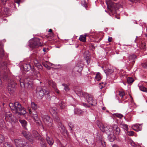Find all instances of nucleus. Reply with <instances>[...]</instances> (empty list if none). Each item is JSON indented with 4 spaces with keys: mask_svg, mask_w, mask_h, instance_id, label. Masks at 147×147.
<instances>
[{
    "mask_svg": "<svg viewBox=\"0 0 147 147\" xmlns=\"http://www.w3.org/2000/svg\"><path fill=\"white\" fill-rule=\"evenodd\" d=\"M74 89V91L76 94L80 96H83L85 98H86L87 102L90 105L92 106H95L96 105V102L93 100L92 96L87 93L82 92L81 87H76Z\"/></svg>",
    "mask_w": 147,
    "mask_h": 147,
    "instance_id": "obj_1",
    "label": "nucleus"
},
{
    "mask_svg": "<svg viewBox=\"0 0 147 147\" xmlns=\"http://www.w3.org/2000/svg\"><path fill=\"white\" fill-rule=\"evenodd\" d=\"M9 106L12 111H14L16 113L18 114L19 115H22L26 113L25 109L18 102H16L14 103H10Z\"/></svg>",
    "mask_w": 147,
    "mask_h": 147,
    "instance_id": "obj_2",
    "label": "nucleus"
},
{
    "mask_svg": "<svg viewBox=\"0 0 147 147\" xmlns=\"http://www.w3.org/2000/svg\"><path fill=\"white\" fill-rule=\"evenodd\" d=\"M106 2L108 9L112 15L116 13V10L119 7V5L112 1L111 0H107Z\"/></svg>",
    "mask_w": 147,
    "mask_h": 147,
    "instance_id": "obj_3",
    "label": "nucleus"
},
{
    "mask_svg": "<svg viewBox=\"0 0 147 147\" xmlns=\"http://www.w3.org/2000/svg\"><path fill=\"white\" fill-rule=\"evenodd\" d=\"M39 40L37 37H33L29 41V47L32 48H36L42 46V44L41 42H39Z\"/></svg>",
    "mask_w": 147,
    "mask_h": 147,
    "instance_id": "obj_4",
    "label": "nucleus"
},
{
    "mask_svg": "<svg viewBox=\"0 0 147 147\" xmlns=\"http://www.w3.org/2000/svg\"><path fill=\"white\" fill-rule=\"evenodd\" d=\"M13 142L16 147H30L24 139H15L13 140Z\"/></svg>",
    "mask_w": 147,
    "mask_h": 147,
    "instance_id": "obj_5",
    "label": "nucleus"
},
{
    "mask_svg": "<svg viewBox=\"0 0 147 147\" xmlns=\"http://www.w3.org/2000/svg\"><path fill=\"white\" fill-rule=\"evenodd\" d=\"M32 80L30 78H26L24 79L20 78L19 81L20 86L21 87H24L27 86L29 88L32 87Z\"/></svg>",
    "mask_w": 147,
    "mask_h": 147,
    "instance_id": "obj_6",
    "label": "nucleus"
},
{
    "mask_svg": "<svg viewBox=\"0 0 147 147\" xmlns=\"http://www.w3.org/2000/svg\"><path fill=\"white\" fill-rule=\"evenodd\" d=\"M23 68L24 70L27 71H29L31 69L32 71L31 73L32 75L36 76H37L40 75L39 71L36 70L34 67L32 68L31 65L29 64H24Z\"/></svg>",
    "mask_w": 147,
    "mask_h": 147,
    "instance_id": "obj_7",
    "label": "nucleus"
},
{
    "mask_svg": "<svg viewBox=\"0 0 147 147\" xmlns=\"http://www.w3.org/2000/svg\"><path fill=\"white\" fill-rule=\"evenodd\" d=\"M43 122L46 125L50 127L52 125V119L47 115L43 116L42 117Z\"/></svg>",
    "mask_w": 147,
    "mask_h": 147,
    "instance_id": "obj_8",
    "label": "nucleus"
},
{
    "mask_svg": "<svg viewBox=\"0 0 147 147\" xmlns=\"http://www.w3.org/2000/svg\"><path fill=\"white\" fill-rule=\"evenodd\" d=\"M16 83L13 80H10L8 85V90L11 92H14L16 89Z\"/></svg>",
    "mask_w": 147,
    "mask_h": 147,
    "instance_id": "obj_9",
    "label": "nucleus"
},
{
    "mask_svg": "<svg viewBox=\"0 0 147 147\" xmlns=\"http://www.w3.org/2000/svg\"><path fill=\"white\" fill-rule=\"evenodd\" d=\"M100 128L102 131L105 132L108 136L110 135L111 132H113L112 129L109 128L108 126H105L104 125H102Z\"/></svg>",
    "mask_w": 147,
    "mask_h": 147,
    "instance_id": "obj_10",
    "label": "nucleus"
},
{
    "mask_svg": "<svg viewBox=\"0 0 147 147\" xmlns=\"http://www.w3.org/2000/svg\"><path fill=\"white\" fill-rule=\"evenodd\" d=\"M23 136L31 142H33L34 138L32 136L30 133L29 132L23 131L22 133Z\"/></svg>",
    "mask_w": 147,
    "mask_h": 147,
    "instance_id": "obj_11",
    "label": "nucleus"
},
{
    "mask_svg": "<svg viewBox=\"0 0 147 147\" xmlns=\"http://www.w3.org/2000/svg\"><path fill=\"white\" fill-rule=\"evenodd\" d=\"M136 58V56L134 54L129 55L128 57V60L129 61V65L130 67H132L135 62V59Z\"/></svg>",
    "mask_w": 147,
    "mask_h": 147,
    "instance_id": "obj_12",
    "label": "nucleus"
},
{
    "mask_svg": "<svg viewBox=\"0 0 147 147\" xmlns=\"http://www.w3.org/2000/svg\"><path fill=\"white\" fill-rule=\"evenodd\" d=\"M47 89H44L43 88L40 90L39 91H38L36 93V96L37 98L39 99H41L43 97L44 95L45 94V91H47Z\"/></svg>",
    "mask_w": 147,
    "mask_h": 147,
    "instance_id": "obj_13",
    "label": "nucleus"
},
{
    "mask_svg": "<svg viewBox=\"0 0 147 147\" xmlns=\"http://www.w3.org/2000/svg\"><path fill=\"white\" fill-rule=\"evenodd\" d=\"M6 60V59H5ZM8 61H3V60L1 61L0 62V67L3 69H7V65L9 63Z\"/></svg>",
    "mask_w": 147,
    "mask_h": 147,
    "instance_id": "obj_14",
    "label": "nucleus"
},
{
    "mask_svg": "<svg viewBox=\"0 0 147 147\" xmlns=\"http://www.w3.org/2000/svg\"><path fill=\"white\" fill-rule=\"evenodd\" d=\"M48 83L49 85L50 86H51L56 91V92L58 94L59 93V91L57 90V88L56 84L54 82L50 80H48Z\"/></svg>",
    "mask_w": 147,
    "mask_h": 147,
    "instance_id": "obj_15",
    "label": "nucleus"
},
{
    "mask_svg": "<svg viewBox=\"0 0 147 147\" xmlns=\"http://www.w3.org/2000/svg\"><path fill=\"white\" fill-rule=\"evenodd\" d=\"M112 130H113L114 132L116 135H118L119 134L120 129L117 125H112Z\"/></svg>",
    "mask_w": 147,
    "mask_h": 147,
    "instance_id": "obj_16",
    "label": "nucleus"
},
{
    "mask_svg": "<svg viewBox=\"0 0 147 147\" xmlns=\"http://www.w3.org/2000/svg\"><path fill=\"white\" fill-rule=\"evenodd\" d=\"M83 69V67L81 66H76L75 67L73 70V72L76 74H79L81 72Z\"/></svg>",
    "mask_w": 147,
    "mask_h": 147,
    "instance_id": "obj_17",
    "label": "nucleus"
},
{
    "mask_svg": "<svg viewBox=\"0 0 147 147\" xmlns=\"http://www.w3.org/2000/svg\"><path fill=\"white\" fill-rule=\"evenodd\" d=\"M3 45L1 43H0V58L3 59L5 56L4 51L3 48Z\"/></svg>",
    "mask_w": 147,
    "mask_h": 147,
    "instance_id": "obj_18",
    "label": "nucleus"
},
{
    "mask_svg": "<svg viewBox=\"0 0 147 147\" xmlns=\"http://www.w3.org/2000/svg\"><path fill=\"white\" fill-rule=\"evenodd\" d=\"M12 114L10 112H7L6 113L5 119L6 121H12Z\"/></svg>",
    "mask_w": 147,
    "mask_h": 147,
    "instance_id": "obj_19",
    "label": "nucleus"
},
{
    "mask_svg": "<svg viewBox=\"0 0 147 147\" xmlns=\"http://www.w3.org/2000/svg\"><path fill=\"white\" fill-rule=\"evenodd\" d=\"M33 133L34 136L36 138L39 140L40 141L43 140V138L41 136L40 134L37 131H33Z\"/></svg>",
    "mask_w": 147,
    "mask_h": 147,
    "instance_id": "obj_20",
    "label": "nucleus"
},
{
    "mask_svg": "<svg viewBox=\"0 0 147 147\" xmlns=\"http://www.w3.org/2000/svg\"><path fill=\"white\" fill-rule=\"evenodd\" d=\"M49 111L50 113L52 115V116H55L56 115H57V109L55 107H51Z\"/></svg>",
    "mask_w": 147,
    "mask_h": 147,
    "instance_id": "obj_21",
    "label": "nucleus"
},
{
    "mask_svg": "<svg viewBox=\"0 0 147 147\" xmlns=\"http://www.w3.org/2000/svg\"><path fill=\"white\" fill-rule=\"evenodd\" d=\"M46 140L47 143L50 146H52L53 144L54 141L52 138L47 136Z\"/></svg>",
    "mask_w": 147,
    "mask_h": 147,
    "instance_id": "obj_22",
    "label": "nucleus"
},
{
    "mask_svg": "<svg viewBox=\"0 0 147 147\" xmlns=\"http://www.w3.org/2000/svg\"><path fill=\"white\" fill-rule=\"evenodd\" d=\"M108 138L111 142H113L115 140L116 137L113 134V132H111L110 135H108Z\"/></svg>",
    "mask_w": 147,
    "mask_h": 147,
    "instance_id": "obj_23",
    "label": "nucleus"
},
{
    "mask_svg": "<svg viewBox=\"0 0 147 147\" xmlns=\"http://www.w3.org/2000/svg\"><path fill=\"white\" fill-rule=\"evenodd\" d=\"M45 96L47 100L48 101H50L51 96L50 94L49 91L47 90V91H45Z\"/></svg>",
    "mask_w": 147,
    "mask_h": 147,
    "instance_id": "obj_24",
    "label": "nucleus"
},
{
    "mask_svg": "<svg viewBox=\"0 0 147 147\" xmlns=\"http://www.w3.org/2000/svg\"><path fill=\"white\" fill-rule=\"evenodd\" d=\"M58 105L59 106L61 109H64L65 108V103L63 101L60 100L58 102Z\"/></svg>",
    "mask_w": 147,
    "mask_h": 147,
    "instance_id": "obj_25",
    "label": "nucleus"
},
{
    "mask_svg": "<svg viewBox=\"0 0 147 147\" xmlns=\"http://www.w3.org/2000/svg\"><path fill=\"white\" fill-rule=\"evenodd\" d=\"M34 63L35 66L38 68V69L41 70L42 69V66L40 63L38 62L37 61H34Z\"/></svg>",
    "mask_w": 147,
    "mask_h": 147,
    "instance_id": "obj_26",
    "label": "nucleus"
},
{
    "mask_svg": "<svg viewBox=\"0 0 147 147\" xmlns=\"http://www.w3.org/2000/svg\"><path fill=\"white\" fill-rule=\"evenodd\" d=\"M58 127L59 128H61V129H60L61 131H62L63 132H65L66 131L65 128L61 123H59Z\"/></svg>",
    "mask_w": 147,
    "mask_h": 147,
    "instance_id": "obj_27",
    "label": "nucleus"
},
{
    "mask_svg": "<svg viewBox=\"0 0 147 147\" xmlns=\"http://www.w3.org/2000/svg\"><path fill=\"white\" fill-rule=\"evenodd\" d=\"M104 71L107 75L111 74L114 71L113 70L109 68L104 70Z\"/></svg>",
    "mask_w": 147,
    "mask_h": 147,
    "instance_id": "obj_28",
    "label": "nucleus"
},
{
    "mask_svg": "<svg viewBox=\"0 0 147 147\" xmlns=\"http://www.w3.org/2000/svg\"><path fill=\"white\" fill-rule=\"evenodd\" d=\"M75 113L78 115H81L83 113V111L80 109H75Z\"/></svg>",
    "mask_w": 147,
    "mask_h": 147,
    "instance_id": "obj_29",
    "label": "nucleus"
},
{
    "mask_svg": "<svg viewBox=\"0 0 147 147\" xmlns=\"http://www.w3.org/2000/svg\"><path fill=\"white\" fill-rule=\"evenodd\" d=\"M120 125L121 127L123 128L126 131H127L128 128V125L124 123H121Z\"/></svg>",
    "mask_w": 147,
    "mask_h": 147,
    "instance_id": "obj_30",
    "label": "nucleus"
},
{
    "mask_svg": "<svg viewBox=\"0 0 147 147\" xmlns=\"http://www.w3.org/2000/svg\"><path fill=\"white\" fill-rule=\"evenodd\" d=\"M31 107L32 110H36L37 109L38 106L34 102H32L31 103Z\"/></svg>",
    "mask_w": 147,
    "mask_h": 147,
    "instance_id": "obj_31",
    "label": "nucleus"
},
{
    "mask_svg": "<svg viewBox=\"0 0 147 147\" xmlns=\"http://www.w3.org/2000/svg\"><path fill=\"white\" fill-rule=\"evenodd\" d=\"M40 143L41 144V147H47V144L44 139L43 140L40 141Z\"/></svg>",
    "mask_w": 147,
    "mask_h": 147,
    "instance_id": "obj_32",
    "label": "nucleus"
},
{
    "mask_svg": "<svg viewBox=\"0 0 147 147\" xmlns=\"http://www.w3.org/2000/svg\"><path fill=\"white\" fill-rule=\"evenodd\" d=\"M53 117L54 119V120L56 122H57L58 124L59 123H61L60 122L59 118L58 115H56L55 116H53Z\"/></svg>",
    "mask_w": 147,
    "mask_h": 147,
    "instance_id": "obj_33",
    "label": "nucleus"
},
{
    "mask_svg": "<svg viewBox=\"0 0 147 147\" xmlns=\"http://www.w3.org/2000/svg\"><path fill=\"white\" fill-rule=\"evenodd\" d=\"M140 89V90L145 92H147V88L143 86H139Z\"/></svg>",
    "mask_w": 147,
    "mask_h": 147,
    "instance_id": "obj_34",
    "label": "nucleus"
},
{
    "mask_svg": "<svg viewBox=\"0 0 147 147\" xmlns=\"http://www.w3.org/2000/svg\"><path fill=\"white\" fill-rule=\"evenodd\" d=\"M95 78L96 80L97 81H100L101 79L100 73L99 72L97 73Z\"/></svg>",
    "mask_w": 147,
    "mask_h": 147,
    "instance_id": "obj_35",
    "label": "nucleus"
},
{
    "mask_svg": "<svg viewBox=\"0 0 147 147\" xmlns=\"http://www.w3.org/2000/svg\"><path fill=\"white\" fill-rule=\"evenodd\" d=\"M85 59L88 65L90 61V58L89 55H87L86 56H85Z\"/></svg>",
    "mask_w": 147,
    "mask_h": 147,
    "instance_id": "obj_36",
    "label": "nucleus"
},
{
    "mask_svg": "<svg viewBox=\"0 0 147 147\" xmlns=\"http://www.w3.org/2000/svg\"><path fill=\"white\" fill-rule=\"evenodd\" d=\"M20 121L22 124V126L25 127L27 125V122L25 120H20Z\"/></svg>",
    "mask_w": 147,
    "mask_h": 147,
    "instance_id": "obj_37",
    "label": "nucleus"
},
{
    "mask_svg": "<svg viewBox=\"0 0 147 147\" xmlns=\"http://www.w3.org/2000/svg\"><path fill=\"white\" fill-rule=\"evenodd\" d=\"M62 85L64 87V90L66 92L68 91L69 90V88L67 85L65 84H63Z\"/></svg>",
    "mask_w": 147,
    "mask_h": 147,
    "instance_id": "obj_38",
    "label": "nucleus"
},
{
    "mask_svg": "<svg viewBox=\"0 0 147 147\" xmlns=\"http://www.w3.org/2000/svg\"><path fill=\"white\" fill-rule=\"evenodd\" d=\"M134 81V80L132 77H128L127 78V81L129 84L132 83Z\"/></svg>",
    "mask_w": 147,
    "mask_h": 147,
    "instance_id": "obj_39",
    "label": "nucleus"
},
{
    "mask_svg": "<svg viewBox=\"0 0 147 147\" xmlns=\"http://www.w3.org/2000/svg\"><path fill=\"white\" fill-rule=\"evenodd\" d=\"M33 117L35 121H39V118L38 116V114H34V115L32 116Z\"/></svg>",
    "mask_w": 147,
    "mask_h": 147,
    "instance_id": "obj_40",
    "label": "nucleus"
},
{
    "mask_svg": "<svg viewBox=\"0 0 147 147\" xmlns=\"http://www.w3.org/2000/svg\"><path fill=\"white\" fill-rule=\"evenodd\" d=\"M81 3L82 5L85 7L86 8L87 7V3L85 0H82L81 1Z\"/></svg>",
    "mask_w": 147,
    "mask_h": 147,
    "instance_id": "obj_41",
    "label": "nucleus"
},
{
    "mask_svg": "<svg viewBox=\"0 0 147 147\" xmlns=\"http://www.w3.org/2000/svg\"><path fill=\"white\" fill-rule=\"evenodd\" d=\"M114 115L119 118H121L123 117V115L118 113L114 114Z\"/></svg>",
    "mask_w": 147,
    "mask_h": 147,
    "instance_id": "obj_42",
    "label": "nucleus"
},
{
    "mask_svg": "<svg viewBox=\"0 0 147 147\" xmlns=\"http://www.w3.org/2000/svg\"><path fill=\"white\" fill-rule=\"evenodd\" d=\"M21 2V0H15L14 1V6L15 7H16V4L15 3H17L18 4V6H19L20 5V2Z\"/></svg>",
    "mask_w": 147,
    "mask_h": 147,
    "instance_id": "obj_43",
    "label": "nucleus"
},
{
    "mask_svg": "<svg viewBox=\"0 0 147 147\" xmlns=\"http://www.w3.org/2000/svg\"><path fill=\"white\" fill-rule=\"evenodd\" d=\"M28 110H29V113H30L32 114V116H33L34 115V114H37V112L36 111V110H32V111L30 110V109L29 110L28 109Z\"/></svg>",
    "mask_w": 147,
    "mask_h": 147,
    "instance_id": "obj_44",
    "label": "nucleus"
},
{
    "mask_svg": "<svg viewBox=\"0 0 147 147\" xmlns=\"http://www.w3.org/2000/svg\"><path fill=\"white\" fill-rule=\"evenodd\" d=\"M79 39L81 41L84 42H85L86 41V37H79Z\"/></svg>",
    "mask_w": 147,
    "mask_h": 147,
    "instance_id": "obj_45",
    "label": "nucleus"
},
{
    "mask_svg": "<svg viewBox=\"0 0 147 147\" xmlns=\"http://www.w3.org/2000/svg\"><path fill=\"white\" fill-rule=\"evenodd\" d=\"M119 94L120 96L121 97V98H123V96L125 95V93L123 92L119 91Z\"/></svg>",
    "mask_w": 147,
    "mask_h": 147,
    "instance_id": "obj_46",
    "label": "nucleus"
},
{
    "mask_svg": "<svg viewBox=\"0 0 147 147\" xmlns=\"http://www.w3.org/2000/svg\"><path fill=\"white\" fill-rule=\"evenodd\" d=\"M134 134V132L133 131H127V134L128 135L130 136H133Z\"/></svg>",
    "mask_w": 147,
    "mask_h": 147,
    "instance_id": "obj_47",
    "label": "nucleus"
},
{
    "mask_svg": "<svg viewBox=\"0 0 147 147\" xmlns=\"http://www.w3.org/2000/svg\"><path fill=\"white\" fill-rule=\"evenodd\" d=\"M4 140V137L1 135H0V143H2Z\"/></svg>",
    "mask_w": 147,
    "mask_h": 147,
    "instance_id": "obj_48",
    "label": "nucleus"
},
{
    "mask_svg": "<svg viewBox=\"0 0 147 147\" xmlns=\"http://www.w3.org/2000/svg\"><path fill=\"white\" fill-rule=\"evenodd\" d=\"M142 66L145 68H147V61L144 62V63H142L141 64Z\"/></svg>",
    "mask_w": 147,
    "mask_h": 147,
    "instance_id": "obj_49",
    "label": "nucleus"
},
{
    "mask_svg": "<svg viewBox=\"0 0 147 147\" xmlns=\"http://www.w3.org/2000/svg\"><path fill=\"white\" fill-rule=\"evenodd\" d=\"M43 65L46 68H47V69L50 70L51 68V67L49 66L47 64H46L45 63H44L43 64Z\"/></svg>",
    "mask_w": 147,
    "mask_h": 147,
    "instance_id": "obj_50",
    "label": "nucleus"
},
{
    "mask_svg": "<svg viewBox=\"0 0 147 147\" xmlns=\"http://www.w3.org/2000/svg\"><path fill=\"white\" fill-rule=\"evenodd\" d=\"M100 142H101V145L103 147H106L105 146L106 143L104 141L101 140Z\"/></svg>",
    "mask_w": 147,
    "mask_h": 147,
    "instance_id": "obj_51",
    "label": "nucleus"
},
{
    "mask_svg": "<svg viewBox=\"0 0 147 147\" xmlns=\"http://www.w3.org/2000/svg\"><path fill=\"white\" fill-rule=\"evenodd\" d=\"M146 46V45L142 44L140 47H141V49H143L144 51H145L146 50V48L145 47Z\"/></svg>",
    "mask_w": 147,
    "mask_h": 147,
    "instance_id": "obj_52",
    "label": "nucleus"
},
{
    "mask_svg": "<svg viewBox=\"0 0 147 147\" xmlns=\"http://www.w3.org/2000/svg\"><path fill=\"white\" fill-rule=\"evenodd\" d=\"M68 125L69 128H70V130H71L72 129V128L74 127V126L71 123H69Z\"/></svg>",
    "mask_w": 147,
    "mask_h": 147,
    "instance_id": "obj_53",
    "label": "nucleus"
},
{
    "mask_svg": "<svg viewBox=\"0 0 147 147\" xmlns=\"http://www.w3.org/2000/svg\"><path fill=\"white\" fill-rule=\"evenodd\" d=\"M52 31L53 30L52 29H50L48 31L49 32H51V34L53 37H54V36H55V35H54V33Z\"/></svg>",
    "mask_w": 147,
    "mask_h": 147,
    "instance_id": "obj_54",
    "label": "nucleus"
},
{
    "mask_svg": "<svg viewBox=\"0 0 147 147\" xmlns=\"http://www.w3.org/2000/svg\"><path fill=\"white\" fill-rule=\"evenodd\" d=\"M35 122L36 123V124H37L38 125H40L41 124V122L39 119V121H35Z\"/></svg>",
    "mask_w": 147,
    "mask_h": 147,
    "instance_id": "obj_55",
    "label": "nucleus"
},
{
    "mask_svg": "<svg viewBox=\"0 0 147 147\" xmlns=\"http://www.w3.org/2000/svg\"><path fill=\"white\" fill-rule=\"evenodd\" d=\"M112 37H109L108 40L109 42H111L112 41Z\"/></svg>",
    "mask_w": 147,
    "mask_h": 147,
    "instance_id": "obj_56",
    "label": "nucleus"
},
{
    "mask_svg": "<svg viewBox=\"0 0 147 147\" xmlns=\"http://www.w3.org/2000/svg\"><path fill=\"white\" fill-rule=\"evenodd\" d=\"M83 105L85 107H90V106H88V105L86 103H83Z\"/></svg>",
    "mask_w": 147,
    "mask_h": 147,
    "instance_id": "obj_57",
    "label": "nucleus"
},
{
    "mask_svg": "<svg viewBox=\"0 0 147 147\" xmlns=\"http://www.w3.org/2000/svg\"><path fill=\"white\" fill-rule=\"evenodd\" d=\"M88 36L86 34H85L84 35H81L80 36V37H86V36Z\"/></svg>",
    "mask_w": 147,
    "mask_h": 147,
    "instance_id": "obj_58",
    "label": "nucleus"
},
{
    "mask_svg": "<svg viewBox=\"0 0 147 147\" xmlns=\"http://www.w3.org/2000/svg\"><path fill=\"white\" fill-rule=\"evenodd\" d=\"M112 147H119L118 145L116 144H114L113 145Z\"/></svg>",
    "mask_w": 147,
    "mask_h": 147,
    "instance_id": "obj_59",
    "label": "nucleus"
},
{
    "mask_svg": "<svg viewBox=\"0 0 147 147\" xmlns=\"http://www.w3.org/2000/svg\"><path fill=\"white\" fill-rule=\"evenodd\" d=\"M131 2H134L135 1H138L139 0H129Z\"/></svg>",
    "mask_w": 147,
    "mask_h": 147,
    "instance_id": "obj_60",
    "label": "nucleus"
},
{
    "mask_svg": "<svg viewBox=\"0 0 147 147\" xmlns=\"http://www.w3.org/2000/svg\"><path fill=\"white\" fill-rule=\"evenodd\" d=\"M91 46L92 47V49H95V47L94 45H91Z\"/></svg>",
    "mask_w": 147,
    "mask_h": 147,
    "instance_id": "obj_61",
    "label": "nucleus"
},
{
    "mask_svg": "<svg viewBox=\"0 0 147 147\" xmlns=\"http://www.w3.org/2000/svg\"><path fill=\"white\" fill-rule=\"evenodd\" d=\"M43 51H44V52H46V48H44L43 49Z\"/></svg>",
    "mask_w": 147,
    "mask_h": 147,
    "instance_id": "obj_62",
    "label": "nucleus"
},
{
    "mask_svg": "<svg viewBox=\"0 0 147 147\" xmlns=\"http://www.w3.org/2000/svg\"><path fill=\"white\" fill-rule=\"evenodd\" d=\"M104 86H102L101 87H100V89H102V88H104Z\"/></svg>",
    "mask_w": 147,
    "mask_h": 147,
    "instance_id": "obj_63",
    "label": "nucleus"
},
{
    "mask_svg": "<svg viewBox=\"0 0 147 147\" xmlns=\"http://www.w3.org/2000/svg\"><path fill=\"white\" fill-rule=\"evenodd\" d=\"M1 79H0V86L1 85Z\"/></svg>",
    "mask_w": 147,
    "mask_h": 147,
    "instance_id": "obj_64",
    "label": "nucleus"
}]
</instances>
